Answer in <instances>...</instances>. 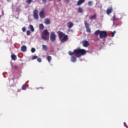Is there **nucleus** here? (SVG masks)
<instances>
[{
	"mask_svg": "<svg viewBox=\"0 0 128 128\" xmlns=\"http://www.w3.org/2000/svg\"><path fill=\"white\" fill-rule=\"evenodd\" d=\"M86 54V51L84 49L77 48L74 50V55L76 58H80L81 56H84Z\"/></svg>",
	"mask_w": 128,
	"mask_h": 128,
	"instance_id": "1",
	"label": "nucleus"
},
{
	"mask_svg": "<svg viewBox=\"0 0 128 128\" xmlns=\"http://www.w3.org/2000/svg\"><path fill=\"white\" fill-rule=\"evenodd\" d=\"M58 34L62 42H66L68 40V35H66L64 33L60 31L58 32Z\"/></svg>",
	"mask_w": 128,
	"mask_h": 128,
	"instance_id": "2",
	"label": "nucleus"
},
{
	"mask_svg": "<svg viewBox=\"0 0 128 128\" xmlns=\"http://www.w3.org/2000/svg\"><path fill=\"white\" fill-rule=\"evenodd\" d=\"M48 36H50V32L48 30H44L42 34V40H47L48 38Z\"/></svg>",
	"mask_w": 128,
	"mask_h": 128,
	"instance_id": "3",
	"label": "nucleus"
},
{
	"mask_svg": "<svg viewBox=\"0 0 128 128\" xmlns=\"http://www.w3.org/2000/svg\"><path fill=\"white\" fill-rule=\"evenodd\" d=\"M100 38H108V32L104 30L101 31Z\"/></svg>",
	"mask_w": 128,
	"mask_h": 128,
	"instance_id": "4",
	"label": "nucleus"
},
{
	"mask_svg": "<svg viewBox=\"0 0 128 128\" xmlns=\"http://www.w3.org/2000/svg\"><path fill=\"white\" fill-rule=\"evenodd\" d=\"M56 38V35L54 32H52L50 34V40L52 42H54Z\"/></svg>",
	"mask_w": 128,
	"mask_h": 128,
	"instance_id": "5",
	"label": "nucleus"
},
{
	"mask_svg": "<svg viewBox=\"0 0 128 128\" xmlns=\"http://www.w3.org/2000/svg\"><path fill=\"white\" fill-rule=\"evenodd\" d=\"M33 16L35 20H38V10H34L33 11Z\"/></svg>",
	"mask_w": 128,
	"mask_h": 128,
	"instance_id": "6",
	"label": "nucleus"
},
{
	"mask_svg": "<svg viewBox=\"0 0 128 128\" xmlns=\"http://www.w3.org/2000/svg\"><path fill=\"white\" fill-rule=\"evenodd\" d=\"M84 24H85V26L86 28V30L87 32H91L90 28V24L86 22V21H85Z\"/></svg>",
	"mask_w": 128,
	"mask_h": 128,
	"instance_id": "7",
	"label": "nucleus"
},
{
	"mask_svg": "<svg viewBox=\"0 0 128 128\" xmlns=\"http://www.w3.org/2000/svg\"><path fill=\"white\" fill-rule=\"evenodd\" d=\"M39 16L40 18H46V14H44V10H42L39 13Z\"/></svg>",
	"mask_w": 128,
	"mask_h": 128,
	"instance_id": "8",
	"label": "nucleus"
},
{
	"mask_svg": "<svg viewBox=\"0 0 128 128\" xmlns=\"http://www.w3.org/2000/svg\"><path fill=\"white\" fill-rule=\"evenodd\" d=\"M67 26L68 28H72L74 26V24L72 22H69L67 23Z\"/></svg>",
	"mask_w": 128,
	"mask_h": 128,
	"instance_id": "9",
	"label": "nucleus"
},
{
	"mask_svg": "<svg viewBox=\"0 0 128 128\" xmlns=\"http://www.w3.org/2000/svg\"><path fill=\"white\" fill-rule=\"evenodd\" d=\"M86 0H78L77 2L76 6H80V4H82Z\"/></svg>",
	"mask_w": 128,
	"mask_h": 128,
	"instance_id": "10",
	"label": "nucleus"
},
{
	"mask_svg": "<svg viewBox=\"0 0 128 128\" xmlns=\"http://www.w3.org/2000/svg\"><path fill=\"white\" fill-rule=\"evenodd\" d=\"M82 44L85 48H87V46H88V45L90 44L86 40H84L82 42Z\"/></svg>",
	"mask_w": 128,
	"mask_h": 128,
	"instance_id": "11",
	"label": "nucleus"
},
{
	"mask_svg": "<svg viewBox=\"0 0 128 128\" xmlns=\"http://www.w3.org/2000/svg\"><path fill=\"white\" fill-rule=\"evenodd\" d=\"M89 18L90 20H96V14L90 16Z\"/></svg>",
	"mask_w": 128,
	"mask_h": 128,
	"instance_id": "12",
	"label": "nucleus"
},
{
	"mask_svg": "<svg viewBox=\"0 0 128 128\" xmlns=\"http://www.w3.org/2000/svg\"><path fill=\"white\" fill-rule=\"evenodd\" d=\"M111 12H112V8H110L106 10L107 14H110Z\"/></svg>",
	"mask_w": 128,
	"mask_h": 128,
	"instance_id": "13",
	"label": "nucleus"
},
{
	"mask_svg": "<svg viewBox=\"0 0 128 128\" xmlns=\"http://www.w3.org/2000/svg\"><path fill=\"white\" fill-rule=\"evenodd\" d=\"M44 24H50V20L48 18H46L44 20Z\"/></svg>",
	"mask_w": 128,
	"mask_h": 128,
	"instance_id": "14",
	"label": "nucleus"
},
{
	"mask_svg": "<svg viewBox=\"0 0 128 128\" xmlns=\"http://www.w3.org/2000/svg\"><path fill=\"white\" fill-rule=\"evenodd\" d=\"M21 50L22 52H26V46H22L21 48Z\"/></svg>",
	"mask_w": 128,
	"mask_h": 128,
	"instance_id": "15",
	"label": "nucleus"
},
{
	"mask_svg": "<svg viewBox=\"0 0 128 128\" xmlns=\"http://www.w3.org/2000/svg\"><path fill=\"white\" fill-rule=\"evenodd\" d=\"M101 32L102 31L100 30H97L94 32V34H95V36H98V34L100 36Z\"/></svg>",
	"mask_w": 128,
	"mask_h": 128,
	"instance_id": "16",
	"label": "nucleus"
},
{
	"mask_svg": "<svg viewBox=\"0 0 128 128\" xmlns=\"http://www.w3.org/2000/svg\"><path fill=\"white\" fill-rule=\"evenodd\" d=\"M39 28L40 30H42L44 28V24H41L39 25Z\"/></svg>",
	"mask_w": 128,
	"mask_h": 128,
	"instance_id": "17",
	"label": "nucleus"
},
{
	"mask_svg": "<svg viewBox=\"0 0 128 128\" xmlns=\"http://www.w3.org/2000/svg\"><path fill=\"white\" fill-rule=\"evenodd\" d=\"M11 58L12 60H16V56L14 55V54H12L11 56Z\"/></svg>",
	"mask_w": 128,
	"mask_h": 128,
	"instance_id": "18",
	"label": "nucleus"
},
{
	"mask_svg": "<svg viewBox=\"0 0 128 128\" xmlns=\"http://www.w3.org/2000/svg\"><path fill=\"white\" fill-rule=\"evenodd\" d=\"M29 28H30L31 32H34V26H32V25L30 24L29 25Z\"/></svg>",
	"mask_w": 128,
	"mask_h": 128,
	"instance_id": "19",
	"label": "nucleus"
},
{
	"mask_svg": "<svg viewBox=\"0 0 128 128\" xmlns=\"http://www.w3.org/2000/svg\"><path fill=\"white\" fill-rule=\"evenodd\" d=\"M112 20H113V22H116V20H120V18L116 17L115 16H113Z\"/></svg>",
	"mask_w": 128,
	"mask_h": 128,
	"instance_id": "20",
	"label": "nucleus"
},
{
	"mask_svg": "<svg viewBox=\"0 0 128 128\" xmlns=\"http://www.w3.org/2000/svg\"><path fill=\"white\" fill-rule=\"evenodd\" d=\"M71 61L72 62H76V57H74V56H72L71 58Z\"/></svg>",
	"mask_w": 128,
	"mask_h": 128,
	"instance_id": "21",
	"label": "nucleus"
},
{
	"mask_svg": "<svg viewBox=\"0 0 128 128\" xmlns=\"http://www.w3.org/2000/svg\"><path fill=\"white\" fill-rule=\"evenodd\" d=\"M52 56H47V60L48 62H50V61L52 60Z\"/></svg>",
	"mask_w": 128,
	"mask_h": 128,
	"instance_id": "22",
	"label": "nucleus"
},
{
	"mask_svg": "<svg viewBox=\"0 0 128 128\" xmlns=\"http://www.w3.org/2000/svg\"><path fill=\"white\" fill-rule=\"evenodd\" d=\"M42 46L44 50H48V46H46V45H42Z\"/></svg>",
	"mask_w": 128,
	"mask_h": 128,
	"instance_id": "23",
	"label": "nucleus"
},
{
	"mask_svg": "<svg viewBox=\"0 0 128 128\" xmlns=\"http://www.w3.org/2000/svg\"><path fill=\"white\" fill-rule=\"evenodd\" d=\"M68 54L70 56H73L74 54V52H72V51H69L68 52Z\"/></svg>",
	"mask_w": 128,
	"mask_h": 128,
	"instance_id": "24",
	"label": "nucleus"
},
{
	"mask_svg": "<svg viewBox=\"0 0 128 128\" xmlns=\"http://www.w3.org/2000/svg\"><path fill=\"white\" fill-rule=\"evenodd\" d=\"M78 12H80V14L84 12V10H82V8L80 7L78 8Z\"/></svg>",
	"mask_w": 128,
	"mask_h": 128,
	"instance_id": "25",
	"label": "nucleus"
},
{
	"mask_svg": "<svg viewBox=\"0 0 128 128\" xmlns=\"http://www.w3.org/2000/svg\"><path fill=\"white\" fill-rule=\"evenodd\" d=\"M116 31H114L112 33V34H111V36H112V38H114V34H116Z\"/></svg>",
	"mask_w": 128,
	"mask_h": 128,
	"instance_id": "26",
	"label": "nucleus"
},
{
	"mask_svg": "<svg viewBox=\"0 0 128 128\" xmlns=\"http://www.w3.org/2000/svg\"><path fill=\"white\" fill-rule=\"evenodd\" d=\"M88 6H92V2L89 1L88 2Z\"/></svg>",
	"mask_w": 128,
	"mask_h": 128,
	"instance_id": "27",
	"label": "nucleus"
},
{
	"mask_svg": "<svg viewBox=\"0 0 128 128\" xmlns=\"http://www.w3.org/2000/svg\"><path fill=\"white\" fill-rule=\"evenodd\" d=\"M22 90H26V85H24V84L22 85Z\"/></svg>",
	"mask_w": 128,
	"mask_h": 128,
	"instance_id": "28",
	"label": "nucleus"
},
{
	"mask_svg": "<svg viewBox=\"0 0 128 128\" xmlns=\"http://www.w3.org/2000/svg\"><path fill=\"white\" fill-rule=\"evenodd\" d=\"M26 35L27 36H30V30H28L26 31Z\"/></svg>",
	"mask_w": 128,
	"mask_h": 128,
	"instance_id": "29",
	"label": "nucleus"
},
{
	"mask_svg": "<svg viewBox=\"0 0 128 128\" xmlns=\"http://www.w3.org/2000/svg\"><path fill=\"white\" fill-rule=\"evenodd\" d=\"M22 30L24 32L26 30V26H24L22 28Z\"/></svg>",
	"mask_w": 128,
	"mask_h": 128,
	"instance_id": "30",
	"label": "nucleus"
},
{
	"mask_svg": "<svg viewBox=\"0 0 128 128\" xmlns=\"http://www.w3.org/2000/svg\"><path fill=\"white\" fill-rule=\"evenodd\" d=\"M36 58H38V56H33L32 57V60H36Z\"/></svg>",
	"mask_w": 128,
	"mask_h": 128,
	"instance_id": "31",
	"label": "nucleus"
},
{
	"mask_svg": "<svg viewBox=\"0 0 128 128\" xmlns=\"http://www.w3.org/2000/svg\"><path fill=\"white\" fill-rule=\"evenodd\" d=\"M31 52H36V48H32Z\"/></svg>",
	"mask_w": 128,
	"mask_h": 128,
	"instance_id": "32",
	"label": "nucleus"
},
{
	"mask_svg": "<svg viewBox=\"0 0 128 128\" xmlns=\"http://www.w3.org/2000/svg\"><path fill=\"white\" fill-rule=\"evenodd\" d=\"M32 2V0H26V2L28 3V4H30Z\"/></svg>",
	"mask_w": 128,
	"mask_h": 128,
	"instance_id": "33",
	"label": "nucleus"
},
{
	"mask_svg": "<svg viewBox=\"0 0 128 128\" xmlns=\"http://www.w3.org/2000/svg\"><path fill=\"white\" fill-rule=\"evenodd\" d=\"M37 60H38V62H42V58H38L37 59Z\"/></svg>",
	"mask_w": 128,
	"mask_h": 128,
	"instance_id": "34",
	"label": "nucleus"
},
{
	"mask_svg": "<svg viewBox=\"0 0 128 128\" xmlns=\"http://www.w3.org/2000/svg\"><path fill=\"white\" fill-rule=\"evenodd\" d=\"M65 4H68L70 2V0H64Z\"/></svg>",
	"mask_w": 128,
	"mask_h": 128,
	"instance_id": "35",
	"label": "nucleus"
},
{
	"mask_svg": "<svg viewBox=\"0 0 128 128\" xmlns=\"http://www.w3.org/2000/svg\"><path fill=\"white\" fill-rule=\"evenodd\" d=\"M14 70H18V66H14Z\"/></svg>",
	"mask_w": 128,
	"mask_h": 128,
	"instance_id": "36",
	"label": "nucleus"
},
{
	"mask_svg": "<svg viewBox=\"0 0 128 128\" xmlns=\"http://www.w3.org/2000/svg\"><path fill=\"white\" fill-rule=\"evenodd\" d=\"M124 126H126V128H128V126L126 125V122H124Z\"/></svg>",
	"mask_w": 128,
	"mask_h": 128,
	"instance_id": "37",
	"label": "nucleus"
},
{
	"mask_svg": "<svg viewBox=\"0 0 128 128\" xmlns=\"http://www.w3.org/2000/svg\"><path fill=\"white\" fill-rule=\"evenodd\" d=\"M47 0H42L43 4H46Z\"/></svg>",
	"mask_w": 128,
	"mask_h": 128,
	"instance_id": "38",
	"label": "nucleus"
},
{
	"mask_svg": "<svg viewBox=\"0 0 128 128\" xmlns=\"http://www.w3.org/2000/svg\"><path fill=\"white\" fill-rule=\"evenodd\" d=\"M38 88H42V90H44V87H40L38 88L37 89L38 90Z\"/></svg>",
	"mask_w": 128,
	"mask_h": 128,
	"instance_id": "39",
	"label": "nucleus"
},
{
	"mask_svg": "<svg viewBox=\"0 0 128 128\" xmlns=\"http://www.w3.org/2000/svg\"><path fill=\"white\" fill-rule=\"evenodd\" d=\"M8 2H10V0H6Z\"/></svg>",
	"mask_w": 128,
	"mask_h": 128,
	"instance_id": "40",
	"label": "nucleus"
},
{
	"mask_svg": "<svg viewBox=\"0 0 128 128\" xmlns=\"http://www.w3.org/2000/svg\"><path fill=\"white\" fill-rule=\"evenodd\" d=\"M49 0V2H52V0Z\"/></svg>",
	"mask_w": 128,
	"mask_h": 128,
	"instance_id": "41",
	"label": "nucleus"
},
{
	"mask_svg": "<svg viewBox=\"0 0 128 128\" xmlns=\"http://www.w3.org/2000/svg\"><path fill=\"white\" fill-rule=\"evenodd\" d=\"M58 0V2H60V0Z\"/></svg>",
	"mask_w": 128,
	"mask_h": 128,
	"instance_id": "42",
	"label": "nucleus"
},
{
	"mask_svg": "<svg viewBox=\"0 0 128 128\" xmlns=\"http://www.w3.org/2000/svg\"><path fill=\"white\" fill-rule=\"evenodd\" d=\"M0 18H2V16H0Z\"/></svg>",
	"mask_w": 128,
	"mask_h": 128,
	"instance_id": "43",
	"label": "nucleus"
},
{
	"mask_svg": "<svg viewBox=\"0 0 128 128\" xmlns=\"http://www.w3.org/2000/svg\"><path fill=\"white\" fill-rule=\"evenodd\" d=\"M68 31L70 32V30H68Z\"/></svg>",
	"mask_w": 128,
	"mask_h": 128,
	"instance_id": "44",
	"label": "nucleus"
}]
</instances>
